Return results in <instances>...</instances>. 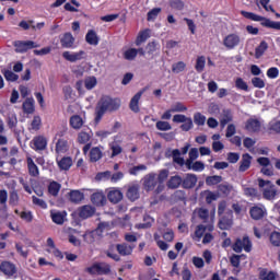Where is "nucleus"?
Here are the masks:
<instances>
[{
	"instance_id": "obj_1",
	"label": "nucleus",
	"mask_w": 280,
	"mask_h": 280,
	"mask_svg": "<svg viewBox=\"0 0 280 280\" xmlns=\"http://www.w3.org/2000/svg\"><path fill=\"white\" fill-rule=\"evenodd\" d=\"M121 107V100L113 98L110 96H103L95 108V122L100 124L102 121V117L106 115V113H115V110H119Z\"/></svg>"
},
{
	"instance_id": "obj_2",
	"label": "nucleus",
	"mask_w": 280,
	"mask_h": 280,
	"mask_svg": "<svg viewBox=\"0 0 280 280\" xmlns=\"http://www.w3.org/2000/svg\"><path fill=\"white\" fill-rule=\"evenodd\" d=\"M115 250H117V253L121 257H128L129 255H132V250H135V246L128 245L127 243H122V244L110 245L108 247V249L105 252L106 256L109 257V259H113L114 261H121V257L115 254Z\"/></svg>"
},
{
	"instance_id": "obj_3",
	"label": "nucleus",
	"mask_w": 280,
	"mask_h": 280,
	"mask_svg": "<svg viewBox=\"0 0 280 280\" xmlns=\"http://www.w3.org/2000/svg\"><path fill=\"white\" fill-rule=\"evenodd\" d=\"M241 14L244 16V19H248V21H255L257 23L260 22L262 27H267L268 30H277L280 32V22L271 21L268 18L248 11H241Z\"/></svg>"
},
{
	"instance_id": "obj_4",
	"label": "nucleus",
	"mask_w": 280,
	"mask_h": 280,
	"mask_svg": "<svg viewBox=\"0 0 280 280\" xmlns=\"http://www.w3.org/2000/svg\"><path fill=\"white\" fill-rule=\"evenodd\" d=\"M266 185H269V187L264 189ZM258 187H260V189H264L262 198H265V200H275V198H277V187H275V184H272V182L265 180L264 178H258Z\"/></svg>"
},
{
	"instance_id": "obj_5",
	"label": "nucleus",
	"mask_w": 280,
	"mask_h": 280,
	"mask_svg": "<svg viewBox=\"0 0 280 280\" xmlns=\"http://www.w3.org/2000/svg\"><path fill=\"white\" fill-rule=\"evenodd\" d=\"M232 250H234V253H242L243 250H245V253H250V250H253V242H250V237L243 236V238H236L232 245Z\"/></svg>"
},
{
	"instance_id": "obj_6",
	"label": "nucleus",
	"mask_w": 280,
	"mask_h": 280,
	"mask_svg": "<svg viewBox=\"0 0 280 280\" xmlns=\"http://www.w3.org/2000/svg\"><path fill=\"white\" fill-rule=\"evenodd\" d=\"M173 121L174 124H182L179 128L183 132H189V130L194 128V120L191 117H187L183 114L174 115Z\"/></svg>"
},
{
	"instance_id": "obj_7",
	"label": "nucleus",
	"mask_w": 280,
	"mask_h": 280,
	"mask_svg": "<svg viewBox=\"0 0 280 280\" xmlns=\"http://www.w3.org/2000/svg\"><path fill=\"white\" fill-rule=\"evenodd\" d=\"M16 54H26L30 49H36L38 44L33 40H15L13 43Z\"/></svg>"
},
{
	"instance_id": "obj_8",
	"label": "nucleus",
	"mask_w": 280,
	"mask_h": 280,
	"mask_svg": "<svg viewBox=\"0 0 280 280\" xmlns=\"http://www.w3.org/2000/svg\"><path fill=\"white\" fill-rule=\"evenodd\" d=\"M90 275H110V266L106 262H94L88 268Z\"/></svg>"
},
{
	"instance_id": "obj_9",
	"label": "nucleus",
	"mask_w": 280,
	"mask_h": 280,
	"mask_svg": "<svg viewBox=\"0 0 280 280\" xmlns=\"http://www.w3.org/2000/svg\"><path fill=\"white\" fill-rule=\"evenodd\" d=\"M172 156H173V162L176 163L177 165H186L187 170H192L194 168V160L187 159L185 161L184 158L180 156V150L175 149L172 151Z\"/></svg>"
},
{
	"instance_id": "obj_10",
	"label": "nucleus",
	"mask_w": 280,
	"mask_h": 280,
	"mask_svg": "<svg viewBox=\"0 0 280 280\" xmlns=\"http://www.w3.org/2000/svg\"><path fill=\"white\" fill-rule=\"evenodd\" d=\"M233 226V210H229L225 214L221 215L219 220V229L221 231H229Z\"/></svg>"
},
{
	"instance_id": "obj_11",
	"label": "nucleus",
	"mask_w": 280,
	"mask_h": 280,
	"mask_svg": "<svg viewBox=\"0 0 280 280\" xmlns=\"http://www.w3.org/2000/svg\"><path fill=\"white\" fill-rule=\"evenodd\" d=\"M139 189H140L139 184H129L127 186L126 197L128 198V200H130V202H135L139 200L141 196L139 192Z\"/></svg>"
},
{
	"instance_id": "obj_12",
	"label": "nucleus",
	"mask_w": 280,
	"mask_h": 280,
	"mask_svg": "<svg viewBox=\"0 0 280 280\" xmlns=\"http://www.w3.org/2000/svg\"><path fill=\"white\" fill-rule=\"evenodd\" d=\"M240 35L232 33L223 38V45L226 49H235L240 45Z\"/></svg>"
},
{
	"instance_id": "obj_13",
	"label": "nucleus",
	"mask_w": 280,
	"mask_h": 280,
	"mask_svg": "<svg viewBox=\"0 0 280 280\" xmlns=\"http://www.w3.org/2000/svg\"><path fill=\"white\" fill-rule=\"evenodd\" d=\"M156 185H159V180L155 173H150L144 177L143 186L147 191H154Z\"/></svg>"
},
{
	"instance_id": "obj_14",
	"label": "nucleus",
	"mask_w": 280,
	"mask_h": 280,
	"mask_svg": "<svg viewBox=\"0 0 280 280\" xmlns=\"http://www.w3.org/2000/svg\"><path fill=\"white\" fill-rule=\"evenodd\" d=\"M197 183L198 176H196V174L188 173L184 179H182V187L183 189H194Z\"/></svg>"
},
{
	"instance_id": "obj_15",
	"label": "nucleus",
	"mask_w": 280,
	"mask_h": 280,
	"mask_svg": "<svg viewBox=\"0 0 280 280\" xmlns=\"http://www.w3.org/2000/svg\"><path fill=\"white\" fill-rule=\"evenodd\" d=\"M86 56V52L84 50H80L78 52H70V51H63L62 58L65 60H68V62H78V60H83V58Z\"/></svg>"
},
{
	"instance_id": "obj_16",
	"label": "nucleus",
	"mask_w": 280,
	"mask_h": 280,
	"mask_svg": "<svg viewBox=\"0 0 280 280\" xmlns=\"http://www.w3.org/2000/svg\"><path fill=\"white\" fill-rule=\"evenodd\" d=\"M95 207L85 205L79 208V218L82 220H89V218H93L95 215Z\"/></svg>"
},
{
	"instance_id": "obj_17",
	"label": "nucleus",
	"mask_w": 280,
	"mask_h": 280,
	"mask_svg": "<svg viewBox=\"0 0 280 280\" xmlns=\"http://www.w3.org/2000/svg\"><path fill=\"white\" fill-rule=\"evenodd\" d=\"M0 270L7 277H14V275H16V265L10 261H2L0 264Z\"/></svg>"
},
{
	"instance_id": "obj_18",
	"label": "nucleus",
	"mask_w": 280,
	"mask_h": 280,
	"mask_svg": "<svg viewBox=\"0 0 280 280\" xmlns=\"http://www.w3.org/2000/svg\"><path fill=\"white\" fill-rule=\"evenodd\" d=\"M252 220H264L266 218V208L254 206L249 209Z\"/></svg>"
},
{
	"instance_id": "obj_19",
	"label": "nucleus",
	"mask_w": 280,
	"mask_h": 280,
	"mask_svg": "<svg viewBox=\"0 0 280 280\" xmlns=\"http://www.w3.org/2000/svg\"><path fill=\"white\" fill-rule=\"evenodd\" d=\"M252 163H253V155H249L248 153H244L240 162L238 172H242V173L248 172V170H250Z\"/></svg>"
},
{
	"instance_id": "obj_20",
	"label": "nucleus",
	"mask_w": 280,
	"mask_h": 280,
	"mask_svg": "<svg viewBox=\"0 0 280 280\" xmlns=\"http://www.w3.org/2000/svg\"><path fill=\"white\" fill-rule=\"evenodd\" d=\"M75 43V37L71 33H65L60 38V44L63 49H71Z\"/></svg>"
},
{
	"instance_id": "obj_21",
	"label": "nucleus",
	"mask_w": 280,
	"mask_h": 280,
	"mask_svg": "<svg viewBox=\"0 0 280 280\" xmlns=\"http://www.w3.org/2000/svg\"><path fill=\"white\" fill-rule=\"evenodd\" d=\"M26 165H27L28 174L33 178H38L40 176V170H38V165H36V163L31 156L26 158Z\"/></svg>"
},
{
	"instance_id": "obj_22",
	"label": "nucleus",
	"mask_w": 280,
	"mask_h": 280,
	"mask_svg": "<svg viewBox=\"0 0 280 280\" xmlns=\"http://www.w3.org/2000/svg\"><path fill=\"white\" fill-rule=\"evenodd\" d=\"M245 130L248 132H259V130H261V121H259L257 118L247 119Z\"/></svg>"
},
{
	"instance_id": "obj_23",
	"label": "nucleus",
	"mask_w": 280,
	"mask_h": 280,
	"mask_svg": "<svg viewBox=\"0 0 280 280\" xmlns=\"http://www.w3.org/2000/svg\"><path fill=\"white\" fill-rule=\"evenodd\" d=\"M107 199L113 205H119V202H121V200H124V192H121V190H119L117 188H114L113 190H110L107 194Z\"/></svg>"
},
{
	"instance_id": "obj_24",
	"label": "nucleus",
	"mask_w": 280,
	"mask_h": 280,
	"mask_svg": "<svg viewBox=\"0 0 280 280\" xmlns=\"http://www.w3.org/2000/svg\"><path fill=\"white\" fill-rule=\"evenodd\" d=\"M33 150L36 152L47 150V138L37 136L33 139Z\"/></svg>"
},
{
	"instance_id": "obj_25",
	"label": "nucleus",
	"mask_w": 280,
	"mask_h": 280,
	"mask_svg": "<svg viewBox=\"0 0 280 280\" xmlns=\"http://www.w3.org/2000/svg\"><path fill=\"white\" fill-rule=\"evenodd\" d=\"M91 202L95 207H104L106 205V195L104 192H93L91 195Z\"/></svg>"
},
{
	"instance_id": "obj_26",
	"label": "nucleus",
	"mask_w": 280,
	"mask_h": 280,
	"mask_svg": "<svg viewBox=\"0 0 280 280\" xmlns=\"http://www.w3.org/2000/svg\"><path fill=\"white\" fill-rule=\"evenodd\" d=\"M57 165L59 170L69 172L73 165V159L71 156H63L61 160H57Z\"/></svg>"
},
{
	"instance_id": "obj_27",
	"label": "nucleus",
	"mask_w": 280,
	"mask_h": 280,
	"mask_svg": "<svg viewBox=\"0 0 280 280\" xmlns=\"http://www.w3.org/2000/svg\"><path fill=\"white\" fill-rule=\"evenodd\" d=\"M233 121V112L231 109H223L220 118L221 128H226V124Z\"/></svg>"
},
{
	"instance_id": "obj_28",
	"label": "nucleus",
	"mask_w": 280,
	"mask_h": 280,
	"mask_svg": "<svg viewBox=\"0 0 280 280\" xmlns=\"http://www.w3.org/2000/svg\"><path fill=\"white\" fill-rule=\"evenodd\" d=\"M180 185H183V177H180V175L171 176L166 183L168 189H178Z\"/></svg>"
},
{
	"instance_id": "obj_29",
	"label": "nucleus",
	"mask_w": 280,
	"mask_h": 280,
	"mask_svg": "<svg viewBox=\"0 0 280 280\" xmlns=\"http://www.w3.org/2000/svg\"><path fill=\"white\" fill-rule=\"evenodd\" d=\"M55 152L56 154H66V152H69V142L65 139H59L56 142Z\"/></svg>"
},
{
	"instance_id": "obj_30",
	"label": "nucleus",
	"mask_w": 280,
	"mask_h": 280,
	"mask_svg": "<svg viewBox=\"0 0 280 280\" xmlns=\"http://www.w3.org/2000/svg\"><path fill=\"white\" fill-rule=\"evenodd\" d=\"M69 124L73 130H80V128L84 126V119H82L80 115H72L70 117Z\"/></svg>"
},
{
	"instance_id": "obj_31",
	"label": "nucleus",
	"mask_w": 280,
	"mask_h": 280,
	"mask_svg": "<svg viewBox=\"0 0 280 280\" xmlns=\"http://www.w3.org/2000/svg\"><path fill=\"white\" fill-rule=\"evenodd\" d=\"M85 40L88 45H100V37L97 36V33L93 30L88 31L85 35Z\"/></svg>"
},
{
	"instance_id": "obj_32",
	"label": "nucleus",
	"mask_w": 280,
	"mask_h": 280,
	"mask_svg": "<svg viewBox=\"0 0 280 280\" xmlns=\"http://www.w3.org/2000/svg\"><path fill=\"white\" fill-rule=\"evenodd\" d=\"M104 156L102 149L100 147H93L90 150V161L91 163H97Z\"/></svg>"
},
{
	"instance_id": "obj_33",
	"label": "nucleus",
	"mask_w": 280,
	"mask_h": 280,
	"mask_svg": "<svg viewBox=\"0 0 280 280\" xmlns=\"http://www.w3.org/2000/svg\"><path fill=\"white\" fill-rule=\"evenodd\" d=\"M70 202H73L74 205H80L84 200V192L80 190H71L69 192Z\"/></svg>"
},
{
	"instance_id": "obj_34",
	"label": "nucleus",
	"mask_w": 280,
	"mask_h": 280,
	"mask_svg": "<svg viewBox=\"0 0 280 280\" xmlns=\"http://www.w3.org/2000/svg\"><path fill=\"white\" fill-rule=\"evenodd\" d=\"M141 95H143V92H138L130 101L129 108L132 110V113H139L141 110L139 108V101L141 100Z\"/></svg>"
},
{
	"instance_id": "obj_35",
	"label": "nucleus",
	"mask_w": 280,
	"mask_h": 280,
	"mask_svg": "<svg viewBox=\"0 0 280 280\" xmlns=\"http://www.w3.org/2000/svg\"><path fill=\"white\" fill-rule=\"evenodd\" d=\"M150 38V28H145L143 31H140L137 38H136V46L141 47L145 40Z\"/></svg>"
},
{
	"instance_id": "obj_36",
	"label": "nucleus",
	"mask_w": 280,
	"mask_h": 280,
	"mask_svg": "<svg viewBox=\"0 0 280 280\" xmlns=\"http://www.w3.org/2000/svg\"><path fill=\"white\" fill-rule=\"evenodd\" d=\"M268 51V42L261 40L260 44L255 48V58L259 60Z\"/></svg>"
},
{
	"instance_id": "obj_37",
	"label": "nucleus",
	"mask_w": 280,
	"mask_h": 280,
	"mask_svg": "<svg viewBox=\"0 0 280 280\" xmlns=\"http://www.w3.org/2000/svg\"><path fill=\"white\" fill-rule=\"evenodd\" d=\"M22 108L26 115H32L34 113V98H26L22 105Z\"/></svg>"
},
{
	"instance_id": "obj_38",
	"label": "nucleus",
	"mask_w": 280,
	"mask_h": 280,
	"mask_svg": "<svg viewBox=\"0 0 280 280\" xmlns=\"http://www.w3.org/2000/svg\"><path fill=\"white\" fill-rule=\"evenodd\" d=\"M260 280H277V273L275 271H268V269H261L259 272Z\"/></svg>"
},
{
	"instance_id": "obj_39",
	"label": "nucleus",
	"mask_w": 280,
	"mask_h": 280,
	"mask_svg": "<svg viewBox=\"0 0 280 280\" xmlns=\"http://www.w3.org/2000/svg\"><path fill=\"white\" fill-rule=\"evenodd\" d=\"M61 188H62V185H60V183L51 182L48 185V192L50 194V196H54L56 198V196H58V194H60Z\"/></svg>"
},
{
	"instance_id": "obj_40",
	"label": "nucleus",
	"mask_w": 280,
	"mask_h": 280,
	"mask_svg": "<svg viewBox=\"0 0 280 280\" xmlns=\"http://www.w3.org/2000/svg\"><path fill=\"white\" fill-rule=\"evenodd\" d=\"M207 65V57L205 56H199L197 57L195 69L197 73H202L205 71V67Z\"/></svg>"
},
{
	"instance_id": "obj_41",
	"label": "nucleus",
	"mask_w": 280,
	"mask_h": 280,
	"mask_svg": "<svg viewBox=\"0 0 280 280\" xmlns=\"http://www.w3.org/2000/svg\"><path fill=\"white\" fill-rule=\"evenodd\" d=\"M267 130L269 135H280V120H271Z\"/></svg>"
},
{
	"instance_id": "obj_42",
	"label": "nucleus",
	"mask_w": 280,
	"mask_h": 280,
	"mask_svg": "<svg viewBox=\"0 0 280 280\" xmlns=\"http://www.w3.org/2000/svg\"><path fill=\"white\" fill-rule=\"evenodd\" d=\"M168 4L172 10H176L177 12L185 10V2L183 0H170Z\"/></svg>"
},
{
	"instance_id": "obj_43",
	"label": "nucleus",
	"mask_w": 280,
	"mask_h": 280,
	"mask_svg": "<svg viewBox=\"0 0 280 280\" xmlns=\"http://www.w3.org/2000/svg\"><path fill=\"white\" fill-rule=\"evenodd\" d=\"M145 49L147 54H149V56H152V54L161 49V45L156 40L149 42L145 46Z\"/></svg>"
},
{
	"instance_id": "obj_44",
	"label": "nucleus",
	"mask_w": 280,
	"mask_h": 280,
	"mask_svg": "<svg viewBox=\"0 0 280 280\" xmlns=\"http://www.w3.org/2000/svg\"><path fill=\"white\" fill-rule=\"evenodd\" d=\"M8 127L12 130L13 128H16L19 124V118L16 117V114L9 113L7 118Z\"/></svg>"
},
{
	"instance_id": "obj_45",
	"label": "nucleus",
	"mask_w": 280,
	"mask_h": 280,
	"mask_svg": "<svg viewBox=\"0 0 280 280\" xmlns=\"http://www.w3.org/2000/svg\"><path fill=\"white\" fill-rule=\"evenodd\" d=\"M207 231V226L200 224L197 225L196 230H195V234L192 236V240H197V242H200V240L202 238V235H205V232Z\"/></svg>"
},
{
	"instance_id": "obj_46",
	"label": "nucleus",
	"mask_w": 280,
	"mask_h": 280,
	"mask_svg": "<svg viewBox=\"0 0 280 280\" xmlns=\"http://www.w3.org/2000/svg\"><path fill=\"white\" fill-rule=\"evenodd\" d=\"M43 125V120L40 119V116H34L31 127H28V130H34L37 132V130H40V126Z\"/></svg>"
},
{
	"instance_id": "obj_47",
	"label": "nucleus",
	"mask_w": 280,
	"mask_h": 280,
	"mask_svg": "<svg viewBox=\"0 0 280 280\" xmlns=\"http://www.w3.org/2000/svg\"><path fill=\"white\" fill-rule=\"evenodd\" d=\"M220 183H222V176L220 175L208 176L206 178V185H208L209 187L213 185H220Z\"/></svg>"
},
{
	"instance_id": "obj_48",
	"label": "nucleus",
	"mask_w": 280,
	"mask_h": 280,
	"mask_svg": "<svg viewBox=\"0 0 280 280\" xmlns=\"http://www.w3.org/2000/svg\"><path fill=\"white\" fill-rule=\"evenodd\" d=\"M84 85L88 91H92V89H95L97 86V78L95 77H88L84 80Z\"/></svg>"
},
{
	"instance_id": "obj_49",
	"label": "nucleus",
	"mask_w": 280,
	"mask_h": 280,
	"mask_svg": "<svg viewBox=\"0 0 280 280\" xmlns=\"http://www.w3.org/2000/svg\"><path fill=\"white\" fill-rule=\"evenodd\" d=\"M218 191L223 196H230L231 191H233V186H231V184H220L218 186Z\"/></svg>"
},
{
	"instance_id": "obj_50",
	"label": "nucleus",
	"mask_w": 280,
	"mask_h": 280,
	"mask_svg": "<svg viewBox=\"0 0 280 280\" xmlns=\"http://www.w3.org/2000/svg\"><path fill=\"white\" fill-rule=\"evenodd\" d=\"M194 121L196 126H205L207 124V116L202 115L200 112L194 114Z\"/></svg>"
},
{
	"instance_id": "obj_51",
	"label": "nucleus",
	"mask_w": 280,
	"mask_h": 280,
	"mask_svg": "<svg viewBox=\"0 0 280 280\" xmlns=\"http://www.w3.org/2000/svg\"><path fill=\"white\" fill-rule=\"evenodd\" d=\"M242 257H246V255H244V254H242V255L233 254L230 257L231 266H233V268H240V264L242 261Z\"/></svg>"
},
{
	"instance_id": "obj_52",
	"label": "nucleus",
	"mask_w": 280,
	"mask_h": 280,
	"mask_svg": "<svg viewBox=\"0 0 280 280\" xmlns=\"http://www.w3.org/2000/svg\"><path fill=\"white\" fill-rule=\"evenodd\" d=\"M269 242L272 246L280 247V232H271L269 236Z\"/></svg>"
},
{
	"instance_id": "obj_53",
	"label": "nucleus",
	"mask_w": 280,
	"mask_h": 280,
	"mask_svg": "<svg viewBox=\"0 0 280 280\" xmlns=\"http://www.w3.org/2000/svg\"><path fill=\"white\" fill-rule=\"evenodd\" d=\"M187 68L185 61H178L172 65V72L173 73H183V71Z\"/></svg>"
},
{
	"instance_id": "obj_54",
	"label": "nucleus",
	"mask_w": 280,
	"mask_h": 280,
	"mask_svg": "<svg viewBox=\"0 0 280 280\" xmlns=\"http://www.w3.org/2000/svg\"><path fill=\"white\" fill-rule=\"evenodd\" d=\"M155 128H156V130H161V131L165 132L167 130H172V125L168 121L159 120L155 124Z\"/></svg>"
},
{
	"instance_id": "obj_55",
	"label": "nucleus",
	"mask_w": 280,
	"mask_h": 280,
	"mask_svg": "<svg viewBox=\"0 0 280 280\" xmlns=\"http://www.w3.org/2000/svg\"><path fill=\"white\" fill-rule=\"evenodd\" d=\"M258 8L265 9L266 12L275 13V7L270 4V0H259Z\"/></svg>"
},
{
	"instance_id": "obj_56",
	"label": "nucleus",
	"mask_w": 280,
	"mask_h": 280,
	"mask_svg": "<svg viewBox=\"0 0 280 280\" xmlns=\"http://www.w3.org/2000/svg\"><path fill=\"white\" fill-rule=\"evenodd\" d=\"M244 196H246L247 198H257V196H259V191L257 190V188H253V187H246L243 189Z\"/></svg>"
},
{
	"instance_id": "obj_57",
	"label": "nucleus",
	"mask_w": 280,
	"mask_h": 280,
	"mask_svg": "<svg viewBox=\"0 0 280 280\" xmlns=\"http://www.w3.org/2000/svg\"><path fill=\"white\" fill-rule=\"evenodd\" d=\"M9 205H11V207H16L19 205V192L16 190L10 192Z\"/></svg>"
},
{
	"instance_id": "obj_58",
	"label": "nucleus",
	"mask_w": 280,
	"mask_h": 280,
	"mask_svg": "<svg viewBox=\"0 0 280 280\" xmlns=\"http://www.w3.org/2000/svg\"><path fill=\"white\" fill-rule=\"evenodd\" d=\"M235 86H236V89H238V91L248 92V83H246V81H244V79H242V78H237L235 80Z\"/></svg>"
},
{
	"instance_id": "obj_59",
	"label": "nucleus",
	"mask_w": 280,
	"mask_h": 280,
	"mask_svg": "<svg viewBox=\"0 0 280 280\" xmlns=\"http://www.w3.org/2000/svg\"><path fill=\"white\" fill-rule=\"evenodd\" d=\"M161 14V8H154L148 12L147 21H156V18Z\"/></svg>"
},
{
	"instance_id": "obj_60",
	"label": "nucleus",
	"mask_w": 280,
	"mask_h": 280,
	"mask_svg": "<svg viewBox=\"0 0 280 280\" xmlns=\"http://www.w3.org/2000/svg\"><path fill=\"white\" fill-rule=\"evenodd\" d=\"M3 75L7 82H16V80H19V74L12 72V70H5Z\"/></svg>"
},
{
	"instance_id": "obj_61",
	"label": "nucleus",
	"mask_w": 280,
	"mask_h": 280,
	"mask_svg": "<svg viewBox=\"0 0 280 280\" xmlns=\"http://www.w3.org/2000/svg\"><path fill=\"white\" fill-rule=\"evenodd\" d=\"M252 84L255 89H265L266 88V82L264 81V79H261L259 77H254L252 79Z\"/></svg>"
},
{
	"instance_id": "obj_62",
	"label": "nucleus",
	"mask_w": 280,
	"mask_h": 280,
	"mask_svg": "<svg viewBox=\"0 0 280 280\" xmlns=\"http://www.w3.org/2000/svg\"><path fill=\"white\" fill-rule=\"evenodd\" d=\"M137 48H129L124 52L125 60H135L137 58Z\"/></svg>"
},
{
	"instance_id": "obj_63",
	"label": "nucleus",
	"mask_w": 280,
	"mask_h": 280,
	"mask_svg": "<svg viewBox=\"0 0 280 280\" xmlns=\"http://www.w3.org/2000/svg\"><path fill=\"white\" fill-rule=\"evenodd\" d=\"M51 220L55 224H65V214L61 212L51 213Z\"/></svg>"
},
{
	"instance_id": "obj_64",
	"label": "nucleus",
	"mask_w": 280,
	"mask_h": 280,
	"mask_svg": "<svg viewBox=\"0 0 280 280\" xmlns=\"http://www.w3.org/2000/svg\"><path fill=\"white\" fill-rule=\"evenodd\" d=\"M267 78L270 80H277L279 78V68L277 67H271L267 70Z\"/></svg>"
}]
</instances>
